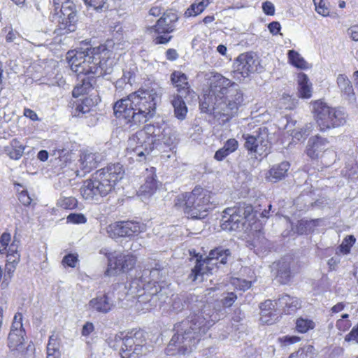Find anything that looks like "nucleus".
Listing matches in <instances>:
<instances>
[{"mask_svg": "<svg viewBox=\"0 0 358 358\" xmlns=\"http://www.w3.org/2000/svg\"><path fill=\"white\" fill-rule=\"evenodd\" d=\"M195 306L185 320L174 325L175 334L166 348L168 355L190 353L217 320L210 305L199 301Z\"/></svg>", "mask_w": 358, "mask_h": 358, "instance_id": "1", "label": "nucleus"}, {"mask_svg": "<svg viewBox=\"0 0 358 358\" xmlns=\"http://www.w3.org/2000/svg\"><path fill=\"white\" fill-rule=\"evenodd\" d=\"M110 54L103 45L93 47L89 43L83 42L80 47L67 52L66 60L75 73L103 77L113 72L115 62Z\"/></svg>", "mask_w": 358, "mask_h": 358, "instance_id": "2", "label": "nucleus"}, {"mask_svg": "<svg viewBox=\"0 0 358 358\" xmlns=\"http://www.w3.org/2000/svg\"><path fill=\"white\" fill-rule=\"evenodd\" d=\"M158 99L154 89L138 90L117 101L113 106L114 115L125 120L129 129L138 127L153 117Z\"/></svg>", "mask_w": 358, "mask_h": 358, "instance_id": "3", "label": "nucleus"}, {"mask_svg": "<svg viewBox=\"0 0 358 358\" xmlns=\"http://www.w3.org/2000/svg\"><path fill=\"white\" fill-rule=\"evenodd\" d=\"M124 175V169L120 163L109 164L83 182L80 189V194L85 200L97 201L112 192Z\"/></svg>", "mask_w": 358, "mask_h": 358, "instance_id": "4", "label": "nucleus"}, {"mask_svg": "<svg viewBox=\"0 0 358 358\" xmlns=\"http://www.w3.org/2000/svg\"><path fill=\"white\" fill-rule=\"evenodd\" d=\"M214 80L212 90L220 99L219 108L222 110L221 122L224 124L237 114L243 102V94L238 84L220 73H214Z\"/></svg>", "mask_w": 358, "mask_h": 358, "instance_id": "5", "label": "nucleus"}, {"mask_svg": "<svg viewBox=\"0 0 358 358\" xmlns=\"http://www.w3.org/2000/svg\"><path fill=\"white\" fill-rule=\"evenodd\" d=\"M214 194L201 187H195L191 192L178 196L176 206H183L184 212L192 219H202L210 205L215 203Z\"/></svg>", "mask_w": 358, "mask_h": 358, "instance_id": "6", "label": "nucleus"}, {"mask_svg": "<svg viewBox=\"0 0 358 358\" xmlns=\"http://www.w3.org/2000/svg\"><path fill=\"white\" fill-rule=\"evenodd\" d=\"M231 255L230 250L223 247H217L211 250L209 255L205 258L199 254L195 255L193 258L195 259V265L192 268L189 279L192 282L203 281L204 274L211 273L214 266L220 268L221 265H225Z\"/></svg>", "mask_w": 358, "mask_h": 358, "instance_id": "7", "label": "nucleus"}, {"mask_svg": "<svg viewBox=\"0 0 358 358\" xmlns=\"http://www.w3.org/2000/svg\"><path fill=\"white\" fill-rule=\"evenodd\" d=\"M313 112L321 131L344 125L348 116L343 108L331 107L319 100L313 103Z\"/></svg>", "mask_w": 358, "mask_h": 358, "instance_id": "8", "label": "nucleus"}, {"mask_svg": "<svg viewBox=\"0 0 358 358\" xmlns=\"http://www.w3.org/2000/svg\"><path fill=\"white\" fill-rule=\"evenodd\" d=\"M179 17L175 11L167 10L155 25L147 28V32L153 36L155 44H166L171 40L173 36L168 34L175 31L176 23Z\"/></svg>", "mask_w": 358, "mask_h": 358, "instance_id": "9", "label": "nucleus"}, {"mask_svg": "<svg viewBox=\"0 0 358 358\" xmlns=\"http://www.w3.org/2000/svg\"><path fill=\"white\" fill-rule=\"evenodd\" d=\"M149 352L143 330L129 332L122 339L120 350L122 358H141Z\"/></svg>", "mask_w": 358, "mask_h": 358, "instance_id": "10", "label": "nucleus"}, {"mask_svg": "<svg viewBox=\"0 0 358 358\" xmlns=\"http://www.w3.org/2000/svg\"><path fill=\"white\" fill-rule=\"evenodd\" d=\"M55 14L59 15V27L65 33L76 30L78 22L76 6L71 0H53Z\"/></svg>", "mask_w": 358, "mask_h": 358, "instance_id": "11", "label": "nucleus"}, {"mask_svg": "<svg viewBox=\"0 0 358 358\" xmlns=\"http://www.w3.org/2000/svg\"><path fill=\"white\" fill-rule=\"evenodd\" d=\"M143 129L155 148L162 144L170 146L176 140L171 129L164 121L146 124Z\"/></svg>", "mask_w": 358, "mask_h": 358, "instance_id": "12", "label": "nucleus"}, {"mask_svg": "<svg viewBox=\"0 0 358 358\" xmlns=\"http://www.w3.org/2000/svg\"><path fill=\"white\" fill-rule=\"evenodd\" d=\"M245 139V148L251 153L259 157H266L270 152L271 143L268 139V130L261 127L256 135H243Z\"/></svg>", "mask_w": 358, "mask_h": 358, "instance_id": "13", "label": "nucleus"}, {"mask_svg": "<svg viewBox=\"0 0 358 358\" xmlns=\"http://www.w3.org/2000/svg\"><path fill=\"white\" fill-rule=\"evenodd\" d=\"M155 147L150 141L144 129L138 130L130 136L127 141V152L136 155V159L142 162L145 156L151 153Z\"/></svg>", "mask_w": 358, "mask_h": 358, "instance_id": "14", "label": "nucleus"}, {"mask_svg": "<svg viewBox=\"0 0 358 358\" xmlns=\"http://www.w3.org/2000/svg\"><path fill=\"white\" fill-rule=\"evenodd\" d=\"M252 207L247 209L241 208H228L223 211L221 227L225 231H237L243 228L245 218L250 214Z\"/></svg>", "mask_w": 358, "mask_h": 358, "instance_id": "15", "label": "nucleus"}, {"mask_svg": "<svg viewBox=\"0 0 358 358\" xmlns=\"http://www.w3.org/2000/svg\"><path fill=\"white\" fill-rule=\"evenodd\" d=\"M210 86L208 94H205L200 101L199 107L202 113L213 114V116L217 119L220 124H222L221 120L223 116H221L222 110L219 108L220 99L218 97L217 93L213 92V84L214 80V74L210 78Z\"/></svg>", "mask_w": 358, "mask_h": 358, "instance_id": "16", "label": "nucleus"}, {"mask_svg": "<svg viewBox=\"0 0 358 358\" xmlns=\"http://www.w3.org/2000/svg\"><path fill=\"white\" fill-rule=\"evenodd\" d=\"M143 230V227L136 222H117L107 228L108 236L113 238L118 237H131L138 235Z\"/></svg>", "mask_w": 358, "mask_h": 358, "instance_id": "17", "label": "nucleus"}, {"mask_svg": "<svg viewBox=\"0 0 358 358\" xmlns=\"http://www.w3.org/2000/svg\"><path fill=\"white\" fill-rule=\"evenodd\" d=\"M161 183L157 179L155 168L147 169L145 182L140 187L137 194L142 201L146 202L159 189Z\"/></svg>", "mask_w": 358, "mask_h": 358, "instance_id": "18", "label": "nucleus"}, {"mask_svg": "<svg viewBox=\"0 0 358 358\" xmlns=\"http://www.w3.org/2000/svg\"><path fill=\"white\" fill-rule=\"evenodd\" d=\"M259 65L258 58L251 52L241 54L234 64L236 71L244 78L251 73L257 71Z\"/></svg>", "mask_w": 358, "mask_h": 358, "instance_id": "19", "label": "nucleus"}, {"mask_svg": "<svg viewBox=\"0 0 358 358\" xmlns=\"http://www.w3.org/2000/svg\"><path fill=\"white\" fill-rule=\"evenodd\" d=\"M170 80L176 89L177 93L176 94L192 96L194 94L188 82V77L183 72L174 71L170 76Z\"/></svg>", "mask_w": 358, "mask_h": 358, "instance_id": "20", "label": "nucleus"}, {"mask_svg": "<svg viewBox=\"0 0 358 358\" xmlns=\"http://www.w3.org/2000/svg\"><path fill=\"white\" fill-rule=\"evenodd\" d=\"M328 144L329 141L325 138L318 135L312 136L307 143L306 154L313 159H317L327 150Z\"/></svg>", "mask_w": 358, "mask_h": 358, "instance_id": "21", "label": "nucleus"}, {"mask_svg": "<svg viewBox=\"0 0 358 358\" xmlns=\"http://www.w3.org/2000/svg\"><path fill=\"white\" fill-rule=\"evenodd\" d=\"M292 263L289 258L284 257L273 264V269L276 270L275 276L280 284L288 283L292 278Z\"/></svg>", "mask_w": 358, "mask_h": 358, "instance_id": "22", "label": "nucleus"}, {"mask_svg": "<svg viewBox=\"0 0 358 358\" xmlns=\"http://www.w3.org/2000/svg\"><path fill=\"white\" fill-rule=\"evenodd\" d=\"M76 73L78 74V83L73 90V96L75 97L88 93L95 84V77H96L92 75V73Z\"/></svg>", "mask_w": 358, "mask_h": 358, "instance_id": "23", "label": "nucleus"}, {"mask_svg": "<svg viewBox=\"0 0 358 358\" xmlns=\"http://www.w3.org/2000/svg\"><path fill=\"white\" fill-rule=\"evenodd\" d=\"M89 309L100 313L106 314L110 312L114 306L113 302L107 294L96 296L89 302Z\"/></svg>", "mask_w": 358, "mask_h": 358, "instance_id": "24", "label": "nucleus"}, {"mask_svg": "<svg viewBox=\"0 0 358 358\" xmlns=\"http://www.w3.org/2000/svg\"><path fill=\"white\" fill-rule=\"evenodd\" d=\"M106 250H101L100 253L104 254L108 259V268L105 271V275L107 276H111L116 275L118 272H123V269L120 267L123 266V263L119 261L120 259V252H104Z\"/></svg>", "mask_w": 358, "mask_h": 358, "instance_id": "25", "label": "nucleus"}, {"mask_svg": "<svg viewBox=\"0 0 358 358\" xmlns=\"http://www.w3.org/2000/svg\"><path fill=\"white\" fill-rule=\"evenodd\" d=\"M289 167L290 164L288 162L275 164L270 169L266 178L272 182H277L285 178Z\"/></svg>", "mask_w": 358, "mask_h": 358, "instance_id": "26", "label": "nucleus"}, {"mask_svg": "<svg viewBox=\"0 0 358 358\" xmlns=\"http://www.w3.org/2000/svg\"><path fill=\"white\" fill-rule=\"evenodd\" d=\"M275 303L271 300H266L261 303L259 308L261 310V320L262 322L273 324L277 319L276 310H274Z\"/></svg>", "mask_w": 358, "mask_h": 358, "instance_id": "27", "label": "nucleus"}, {"mask_svg": "<svg viewBox=\"0 0 358 358\" xmlns=\"http://www.w3.org/2000/svg\"><path fill=\"white\" fill-rule=\"evenodd\" d=\"M189 96L173 94L171 99V104L174 109L175 117L180 120H183L185 119L187 113V107L186 106L185 99Z\"/></svg>", "mask_w": 358, "mask_h": 358, "instance_id": "28", "label": "nucleus"}, {"mask_svg": "<svg viewBox=\"0 0 358 358\" xmlns=\"http://www.w3.org/2000/svg\"><path fill=\"white\" fill-rule=\"evenodd\" d=\"M276 306L282 308L286 314H292L300 308V302L296 298L291 297L287 294H282L277 301Z\"/></svg>", "mask_w": 358, "mask_h": 358, "instance_id": "29", "label": "nucleus"}, {"mask_svg": "<svg viewBox=\"0 0 358 358\" xmlns=\"http://www.w3.org/2000/svg\"><path fill=\"white\" fill-rule=\"evenodd\" d=\"M25 333L10 332L8 336V347L14 353L23 352L24 350V336Z\"/></svg>", "mask_w": 358, "mask_h": 358, "instance_id": "30", "label": "nucleus"}, {"mask_svg": "<svg viewBox=\"0 0 358 358\" xmlns=\"http://www.w3.org/2000/svg\"><path fill=\"white\" fill-rule=\"evenodd\" d=\"M337 85L343 96L349 101H352L355 99L352 85L348 78L343 74H339L337 77Z\"/></svg>", "mask_w": 358, "mask_h": 358, "instance_id": "31", "label": "nucleus"}, {"mask_svg": "<svg viewBox=\"0 0 358 358\" xmlns=\"http://www.w3.org/2000/svg\"><path fill=\"white\" fill-rule=\"evenodd\" d=\"M150 296L148 299V302L150 303L151 306H161L164 303L166 302L168 296L164 290L160 289L159 291L155 289V292L145 294L144 296H140L138 298L139 302H144V299H147V297Z\"/></svg>", "mask_w": 358, "mask_h": 358, "instance_id": "32", "label": "nucleus"}, {"mask_svg": "<svg viewBox=\"0 0 358 358\" xmlns=\"http://www.w3.org/2000/svg\"><path fill=\"white\" fill-rule=\"evenodd\" d=\"M79 162L80 163V168L85 173H88L93 169L96 168L99 163V159L95 153L83 152L80 155Z\"/></svg>", "mask_w": 358, "mask_h": 358, "instance_id": "33", "label": "nucleus"}, {"mask_svg": "<svg viewBox=\"0 0 358 358\" xmlns=\"http://www.w3.org/2000/svg\"><path fill=\"white\" fill-rule=\"evenodd\" d=\"M238 147V143L235 138L228 139L224 146L215 152L214 155L215 159L219 162L222 161L231 153L235 152Z\"/></svg>", "mask_w": 358, "mask_h": 358, "instance_id": "34", "label": "nucleus"}, {"mask_svg": "<svg viewBox=\"0 0 358 358\" xmlns=\"http://www.w3.org/2000/svg\"><path fill=\"white\" fill-rule=\"evenodd\" d=\"M25 146L22 145L16 138L13 139L10 144L4 147V152L11 159H19L24 153Z\"/></svg>", "mask_w": 358, "mask_h": 358, "instance_id": "35", "label": "nucleus"}, {"mask_svg": "<svg viewBox=\"0 0 358 358\" xmlns=\"http://www.w3.org/2000/svg\"><path fill=\"white\" fill-rule=\"evenodd\" d=\"M83 1L87 6L85 14L87 17H92V13L90 10H94L96 13H100L108 10V0H83Z\"/></svg>", "mask_w": 358, "mask_h": 358, "instance_id": "36", "label": "nucleus"}, {"mask_svg": "<svg viewBox=\"0 0 358 358\" xmlns=\"http://www.w3.org/2000/svg\"><path fill=\"white\" fill-rule=\"evenodd\" d=\"M308 77L303 73L298 76L299 94L303 99H308L312 95L311 85L308 84Z\"/></svg>", "mask_w": 358, "mask_h": 358, "instance_id": "37", "label": "nucleus"}, {"mask_svg": "<svg viewBox=\"0 0 358 358\" xmlns=\"http://www.w3.org/2000/svg\"><path fill=\"white\" fill-rule=\"evenodd\" d=\"M92 99H85L80 103L77 102L73 104L71 114L73 117H82L84 114L90 111Z\"/></svg>", "mask_w": 358, "mask_h": 358, "instance_id": "38", "label": "nucleus"}, {"mask_svg": "<svg viewBox=\"0 0 358 358\" xmlns=\"http://www.w3.org/2000/svg\"><path fill=\"white\" fill-rule=\"evenodd\" d=\"M317 220H301L298 221L295 230L299 234H306L311 233L314 231L315 227L317 226Z\"/></svg>", "mask_w": 358, "mask_h": 358, "instance_id": "39", "label": "nucleus"}, {"mask_svg": "<svg viewBox=\"0 0 358 358\" xmlns=\"http://www.w3.org/2000/svg\"><path fill=\"white\" fill-rule=\"evenodd\" d=\"M289 62L299 69H306L307 63L299 53L294 50H290L287 53Z\"/></svg>", "mask_w": 358, "mask_h": 358, "instance_id": "40", "label": "nucleus"}, {"mask_svg": "<svg viewBox=\"0 0 358 358\" xmlns=\"http://www.w3.org/2000/svg\"><path fill=\"white\" fill-rule=\"evenodd\" d=\"M17 263H12L9 262L8 264H6L5 272L3 273V280L1 282L0 287L1 289H6L8 287L10 280L13 277V273L15 270V265Z\"/></svg>", "mask_w": 358, "mask_h": 358, "instance_id": "41", "label": "nucleus"}, {"mask_svg": "<svg viewBox=\"0 0 358 358\" xmlns=\"http://www.w3.org/2000/svg\"><path fill=\"white\" fill-rule=\"evenodd\" d=\"M315 322L310 319L300 317L296 321V329L298 332L304 334L315 328Z\"/></svg>", "mask_w": 358, "mask_h": 358, "instance_id": "42", "label": "nucleus"}, {"mask_svg": "<svg viewBox=\"0 0 358 358\" xmlns=\"http://www.w3.org/2000/svg\"><path fill=\"white\" fill-rule=\"evenodd\" d=\"M355 242V237L353 235H348L344 238L342 243L338 247L337 250L343 255H348L350 252L351 248Z\"/></svg>", "mask_w": 358, "mask_h": 358, "instance_id": "43", "label": "nucleus"}, {"mask_svg": "<svg viewBox=\"0 0 358 358\" xmlns=\"http://www.w3.org/2000/svg\"><path fill=\"white\" fill-rule=\"evenodd\" d=\"M62 192V197L57 201V206L64 209H73L78 206V201L73 196H66Z\"/></svg>", "mask_w": 358, "mask_h": 358, "instance_id": "44", "label": "nucleus"}, {"mask_svg": "<svg viewBox=\"0 0 358 358\" xmlns=\"http://www.w3.org/2000/svg\"><path fill=\"white\" fill-rule=\"evenodd\" d=\"M120 257V259H119V261L123 263V266L120 267L122 269H123V272H127L131 270L134 266L136 262L135 256L132 255H124L121 253Z\"/></svg>", "mask_w": 358, "mask_h": 358, "instance_id": "45", "label": "nucleus"}, {"mask_svg": "<svg viewBox=\"0 0 358 358\" xmlns=\"http://www.w3.org/2000/svg\"><path fill=\"white\" fill-rule=\"evenodd\" d=\"M10 332L25 333L22 324V315L17 313L15 315Z\"/></svg>", "mask_w": 358, "mask_h": 358, "instance_id": "46", "label": "nucleus"}, {"mask_svg": "<svg viewBox=\"0 0 358 358\" xmlns=\"http://www.w3.org/2000/svg\"><path fill=\"white\" fill-rule=\"evenodd\" d=\"M17 244L11 243V245L8 247V249L6 250L8 254V262H11L12 263H18L20 260V255L17 252Z\"/></svg>", "mask_w": 358, "mask_h": 358, "instance_id": "47", "label": "nucleus"}, {"mask_svg": "<svg viewBox=\"0 0 358 358\" xmlns=\"http://www.w3.org/2000/svg\"><path fill=\"white\" fill-rule=\"evenodd\" d=\"M66 222L77 224H85L87 222V218L82 213H71L67 216Z\"/></svg>", "mask_w": 358, "mask_h": 358, "instance_id": "48", "label": "nucleus"}, {"mask_svg": "<svg viewBox=\"0 0 358 358\" xmlns=\"http://www.w3.org/2000/svg\"><path fill=\"white\" fill-rule=\"evenodd\" d=\"M147 274H149V279L145 280V282H148L150 283V282L153 281L154 283L157 282L158 280L162 279V274L158 272L157 271L155 270L154 268H151L150 269H145L143 271V275H146Z\"/></svg>", "mask_w": 358, "mask_h": 358, "instance_id": "49", "label": "nucleus"}, {"mask_svg": "<svg viewBox=\"0 0 358 358\" xmlns=\"http://www.w3.org/2000/svg\"><path fill=\"white\" fill-rule=\"evenodd\" d=\"M315 7V11L324 16H328L329 14V11L328 8L326 6V4L324 1V0H313Z\"/></svg>", "mask_w": 358, "mask_h": 358, "instance_id": "50", "label": "nucleus"}, {"mask_svg": "<svg viewBox=\"0 0 358 358\" xmlns=\"http://www.w3.org/2000/svg\"><path fill=\"white\" fill-rule=\"evenodd\" d=\"M185 306V300L181 296H176L173 299L172 309L176 313L182 311Z\"/></svg>", "mask_w": 358, "mask_h": 358, "instance_id": "51", "label": "nucleus"}, {"mask_svg": "<svg viewBox=\"0 0 358 358\" xmlns=\"http://www.w3.org/2000/svg\"><path fill=\"white\" fill-rule=\"evenodd\" d=\"M236 299L237 296L235 293L228 292L222 299V306L225 308H229L234 304Z\"/></svg>", "mask_w": 358, "mask_h": 358, "instance_id": "52", "label": "nucleus"}, {"mask_svg": "<svg viewBox=\"0 0 358 358\" xmlns=\"http://www.w3.org/2000/svg\"><path fill=\"white\" fill-rule=\"evenodd\" d=\"M78 262V256L74 254H68L62 259V263L69 267L74 268Z\"/></svg>", "mask_w": 358, "mask_h": 358, "instance_id": "53", "label": "nucleus"}, {"mask_svg": "<svg viewBox=\"0 0 358 358\" xmlns=\"http://www.w3.org/2000/svg\"><path fill=\"white\" fill-rule=\"evenodd\" d=\"M10 241V234L9 233L4 232L0 237V253L3 254L6 252V248L8 246V243Z\"/></svg>", "mask_w": 358, "mask_h": 358, "instance_id": "54", "label": "nucleus"}, {"mask_svg": "<svg viewBox=\"0 0 358 358\" xmlns=\"http://www.w3.org/2000/svg\"><path fill=\"white\" fill-rule=\"evenodd\" d=\"M345 341L347 342L353 341L358 344V324L345 336Z\"/></svg>", "mask_w": 358, "mask_h": 358, "instance_id": "55", "label": "nucleus"}, {"mask_svg": "<svg viewBox=\"0 0 358 358\" xmlns=\"http://www.w3.org/2000/svg\"><path fill=\"white\" fill-rule=\"evenodd\" d=\"M131 73L130 71L124 72L123 76L115 83V87L120 88L124 84L131 85Z\"/></svg>", "mask_w": 358, "mask_h": 358, "instance_id": "56", "label": "nucleus"}, {"mask_svg": "<svg viewBox=\"0 0 358 358\" xmlns=\"http://www.w3.org/2000/svg\"><path fill=\"white\" fill-rule=\"evenodd\" d=\"M18 199L20 202L25 206H29L32 201V199L30 197L27 190H22L19 194Z\"/></svg>", "mask_w": 358, "mask_h": 358, "instance_id": "57", "label": "nucleus"}, {"mask_svg": "<svg viewBox=\"0 0 358 358\" xmlns=\"http://www.w3.org/2000/svg\"><path fill=\"white\" fill-rule=\"evenodd\" d=\"M262 10L267 15H273L275 13V7L273 3L266 1L262 3Z\"/></svg>", "mask_w": 358, "mask_h": 358, "instance_id": "58", "label": "nucleus"}, {"mask_svg": "<svg viewBox=\"0 0 358 358\" xmlns=\"http://www.w3.org/2000/svg\"><path fill=\"white\" fill-rule=\"evenodd\" d=\"M94 331V326L92 322H87L83 327L81 334L83 336H88Z\"/></svg>", "mask_w": 358, "mask_h": 358, "instance_id": "59", "label": "nucleus"}, {"mask_svg": "<svg viewBox=\"0 0 358 358\" xmlns=\"http://www.w3.org/2000/svg\"><path fill=\"white\" fill-rule=\"evenodd\" d=\"M268 29L273 35H276L280 32L281 26L278 22L273 21L268 24Z\"/></svg>", "mask_w": 358, "mask_h": 358, "instance_id": "60", "label": "nucleus"}, {"mask_svg": "<svg viewBox=\"0 0 358 358\" xmlns=\"http://www.w3.org/2000/svg\"><path fill=\"white\" fill-rule=\"evenodd\" d=\"M280 340L287 345L296 343L300 341V338L296 336H285L280 338Z\"/></svg>", "mask_w": 358, "mask_h": 358, "instance_id": "61", "label": "nucleus"}, {"mask_svg": "<svg viewBox=\"0 0 358 358\" xmlns=\"http://www.w3.org/2000/svg\"><path fill=\"white\" fill-rule=\"evenodd\" d=\"M348 34L355 41H358V25H354L348 29Z\"/></svg>", "mask_w": 358, "mask_h": 358, "instance_id": "62", "label": "nucleus"}, {"mask_svg": "<svg viewBox=\"0 0 358 358\" xmlns=\"http://www.w3.org/2000/svg\"><path fill=\"white\" fill-rule=\"evenodd\" d=\"M351 326L350 320H338L336 322V327L341 331H346Z\"/></svg>", "mask_w": 358, "mask_h": 358, "instance_id": "63", "label": "nucleus"}, {"mask_svg": "<svg viewBox=\"0 0 358 358\" xmlns=\"http://www.w3.org/2000/svg\"><path fill=\"white\" fill-rule=\"evenodd\" d=\"M166 57L169 61H175L178 58V54L176 50L169 48L166 52Z\"/></svg>", "mask_w": 358, "mask_h": 358, "instance_id": "64", "label": "nucleus"}]
</instances>
